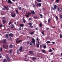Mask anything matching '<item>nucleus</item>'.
Here are the masks:
<instances>
[{
    "label": "nucleus",
    "mask_w": 62,
    "mask_h": 62,
    "mask_svg": "<svg viewBox=\"0 0 62 62\" xmlns=\"http://www.w3.org/2000/svg\"><path fill=\"white\" fill-rule=\"evenodd\" d=\"M29 53L31 54H32L33 53V52L32 51L30 50L29 51Z\"/></svg>",
    "instance_id": "f8f14e48"
},
{
    "label": "nucleus",
    "mask_w": 62,
    "mask_h": 62,
    "mask_svg": "<svg viewBox=\"0 0 62 62\" xmlns=\"http://www.w3.org/2000/svg\"><path fill=\"white\" fill-rule=\"evenodd\" d=\"M60 38H62V34H61L60 35Z\"/></svg>",
    "instance_id": "2f4dec72"
},
{
    "label": "nucleus",
    "mask_w": 62,
    "mask_h": 62,
    "mask_svg": "<svg viewBox=\"0 0 62 62\" xmlns=\"http://www.w3.org/2000/svg\"><path fill=\"white\" fill-rule=\"evenodd\" d=\"M42 52L43 53H46V52H45V50H42Z\"/></svg>",
    "instance_id": "6ab92c4d"
},
{
    "label": "nucleus",
    "mask_w": 62,
    "mask_h": 62,
    "mask_svg": "<svg viewBox=\"0 0 62 62\" xmlns=\"http://www.w3.org/2000/svg\"><path fill=\"white\" fill-rule=\"evenodd\" d=\"M61 31H59V33H61Z\"/></svg>",
    "instance_id": "bf43d9fd"
},
{
    "label": "nucleus",
    "mask_w": 62,
    "mask_h": 62,
    "mask_svg": "<svg viewBox=\"0 0 62 62\" xmlns=\"http://www.w3.org/2000/svg\"><path fill=\"white\" fill-rule=\"evenodd\" d=\"M8 34H6V38H7V39H8Z\"/></svg>",
    "instance_id": "f3484780"
},
{
    "label": "nucleus",
    "mask_w": 62,
    "mask_h": 62,
    "mask_svg": "<svg viewBox=\"0 0 62 62\" xmlns=\"http://www.w3.org/2000/svg\"><path fill=\"white\" fill-rule=\"evenodd\" d=\"M31 13L30 12H28L27 15H26V16H29V15H31Z\"/></svg>",
    "instance_id": "1a4fd4ad"
},
{
    "label": "nucleus",
    "mask_w": 62,
    "mask_h": 62,
    "mask_svg": "<svg viewBox=\"0 0 62 62\" xmlns=\"http://www.w3.org/2000/svg\"><path fill=\"white\" fill-rule=\"evenodd\" d=\"M29 27H30L31 28H33V26H32V25L30 26H29Z\"/></svg>",
    "instance_id": "72a5a7b5"
},
{
    "label": "nucleus",
    "mask_w": 62,
    "mask_h": 62,
    "mask_svg": "<svg viewBox=\"0 0 62 62\" xmlns=\"http://www.w3.org/2000/svg\"><path fill=\"white\" fill-rule=\"evenodd\" d=\"M53 53L52 52V53H51V54H51V55H53Z\"/></svg>",
    "instance_id": "4d7b16f0"
},
{
    "label": "nucleus",
    "mask_w": 62,
    "mask_h": 62,
    "mask_svg": "<svg viewBox=\"0 0 62 62\" xmlns=\"http://www.w3.org/2000/svg\"><path fill=\"white\" fill-rule=\"evenodd\" d=\"M57 9L58 11H59V9H60V8H59L58 7Z\"/></svg>",
    "instance_id": "f704fd0d"
},
{
    "label": "nucleus",
    "mask_w": 62,
    "mask_h": 62,
    "mask_svg": "<svg viewBox=\"0 0 62 62\" xmlns=\"http://www.w3.org/2000/svg\"><path fill=\"white\" fill-rule=\"evenodd\" d=\"M49 28H47L46 29V30H49Z\"/></svg>",
    "instance_id": "6e6d98bb"
},
{
    "label": "nucleus",
    "mask_w": 62,
    "mask_h": 62,
    "mask_svg": "<svg viewBox=\"0 0 62 62\" xmlns=\"http://www.w3.org/2000/svg\"><path fill=\"white\" fill-rule=\"evenodd\" d=\"M7 59H3V62H7Z\"/></svg>",
    "instance_id": "dca6fc26"
},
{
    "label": "nucleus",
    "mask_w": 62,
    "mask_h": 62,
    "mask_svg": "<svg viewBox=\"0 0 62 62\" xmlns=\"http://www.w3.org/2000/svg\"><path fill=\"white\" fill-rule=\"evenodd\" d=\"M4 8H6V9L7 10H8V7H6V6H4Z\"/></svg>",
    "instance_id": "a211bd4d"
},
{
    "label": "nucleus",
    "mask_w": 62,
    "mask_h": 62,
    "mask_svg": "<svg viewBox=\"0 0 62 62\" xmlns=\"http://www.w3.org/2000/svg\"><path fill=\"white\" fill-rule=\"evenodd\" d=\"M44 22V23H47V21H46V20H45Z\"/></svg>",
    "instance_id": "5fc2aeb1"
},
{
    "label": "nucleus",
    "mask_w": 62,
    "mask_h": 62,
    "mask_svg": "<svg viewBox=\"0 0 62 62\" xmlns=\"http://www.w3.org/2000/svg\"><path fill=\"white\" fill-rule=\"evenodd\" d=\"M29 24L30 26H31V25H32V23H29Z\"/></svg>",
    "instance_id": "58836bf2"
},
{
    "label": "nucleus",
    "mask_w": 62,
    "mask_h": 62,
    "mask_svg": "<svg viewBox=\"0 0 62 62\" xmlns=\"http://www.w3.org/2000/svg\"><path fill=\"white\" fill-rule=\"evenodd\" d=\"M9 52L10 54H11L12 53V50H10Z\"/></svg>",
    "instance_id": "2eb2a0df"
},
{
    "label": "nucleus",
    "mask_w": 62,
    "mask_h": 62,
    "mask_svg": "<svg viewBox=\"0 0 62 62\" xmlns=\"http://www.w3.org/2000/svg\"><path fill=\"white\" fill-rule=\"evenodd\" d=\"M11 16L12 17H13L14 18L15 17V16Z\"/></svg>",
    "instance_id": "13d9d810"
},
{
    "label": "nucleus",
    "mask_w": 62,
    "mask_h": 62,
    "mask_svg": "<svg viewBox=\"0 0 62 62\" xmlns=\"http://www.w3.org/2000/svg\"><path fill=\"white\" fill-rule=\"evenodd\" d=\"M11 23H9V25H10V24Z\"/></svg>",
    "instance_id": "338daca9"
},
{
    "label": "nucleus",
    "mask_w": 62,
    "mask_h": 62,
    "mask_svg": "<svg viewBox=\"0 0 62 62\" xmlns=\"http://www.w3.org/2000/svg\"><path fill=\"white\" fill-rule=\"evenodd\" d=\"M39 42H38V43L37 45V48H39Z\"/></svg>",
    "instance_id": "ddd939ff"
},
{
    "label": "nucleus",
    "mask_w": 62,
    "mask_h": 62,
    "mask_svg": "<svg viewBox=\"0 0 62 62\" xmlns=\"http://www.w3.org/2000/svg\"><path fill=\"white\" fill-rule=\"evenodd\" d=\"M6 58L8 61H10V59L9 58L8 56L6 57Z\"/></svg>",
    "instance_id": "f257e3e1"
},
{
    "label": "nucleus",
    "mask_w": 62,
    "mask_h": 62,
    "mask_svg": "<svg viewBox=\"0 0 62 62\" xmlns=\"http://www.w3.org/2000/svg\"><path fill=\"white\" fill-rule=\"evenodd\" d=\"M36 40H37V41H39V38H38V37H37Z\"/></svg>",
    "instance_id": "8fccbe9b"
},
{
    "label": "nucleus",
    "mask_w": 62,
    "mask_h": 62,
    "mask_svg": "<svg viewBox=\"0 0 62 62\" xmlns=\"http://www.w3.org/2000/svg\"><path fill=\"white\" fill-rule=\"evenodd\" d=\"M16 15V14L14 13L12 15H11V16H15Z\"/></svg>",
    "instance_id": "79ce46f5"
},
{
    "label": "nucleus",
    "mask_w": 62,
    "mask_h": 62,
    "mask_svg": "<svg viewBox=\"0 0 62 62\" xmlns=\"http://www.w3.org/2000/svg\"><path fill=\"white\" fill-rule=\"evenodd\" d=\"M2 21H3V20H6V18H5V17H2Z\"/></svg>",
    "instance_id": "aec40b11"
},
{
    "label": "nucleus",
    "mask_w": 62,
    "mask_h": 62,
    "mask_svg": "<svg viewBox=\"0 0 62 62\" xmlns=\"http://www.w3.org/2000/svg\"><path fill=\"white\" fill-rule=\"evenodd\" d=\"M29 20H31L32 19L31 18H29Z\"/></svg>",
    "instance_id": "69168bd1"
},
{
    "label": "nucleus",
    "mask_w": 62,
    "mask_h": 62,
    "mask_svg": "<svg viewBox=\"0 0 62 62\" xmlns=\"http://www.w3.org/2000/svg\"><path fill=\"white\" fill-rule=\"evenodd\" d=\"M43 47L45 49L46 48V45H44L43 46Z\"/></svg>",
    "instance_id": "e433bc0d"
},
{
    "label": "nucleus",
    "mask_w": 62,
    "mask_h": 62,
    "mask_svg": "<svg viewBox=\"0 0 62 62\" xmlns=\"http://www.w3.org/2000/svg\"><path fill=\"white\" fill-rule=\"evenodd\" d=\"M3 48L4 49H7V48H6V46L4 44H3Z\"/></svg>",
    "instance_id": "0eeeda50"
},
{
    "label": "nucleus",
    "mask_w": 62,
    "mask_h": 62,
    "mask_svg": "<svg viewBox=\"0 0 62 62\" xmlns=\"http://www.w3.org/2000/svg\"><path fill=\"white\" fill-rule=\"evenodd\" d=\"M35 43H33V45H34V46H36V45L35 44Z\"/></svg>",
    "instance_id": "052dcab7"
},
{
    "label": "nucleus",
    "mask_w": 62,
    "mask_h": 62,
    "mask_svg": "<svg viewBox=\"0 0 62 62\" xmlns=\"http://www.w3.org/2000/svg\"><path fill=\"white\" fill-rule=\"evenodd\" d=\"M8 3L9 4H12V2L10 0H8Z\"/></svg>",
    "instance_id": "6e6552de"
},
{
    "label": "nucleus",
    "mask_w": 62,
    "mask_h": 62,
    "mask_svg": "<svg viewBox=\"0 0 62 62\" xmlns=\"http://www.w3.org/2000/svg\"><path fill=\"white\" fill-rule=\"evenodd\" d=\"M52 52V50L51 49H50L49 50V52L51 53V52Z\"/></svg>",
    "instance_id": "a18cd8bd"
},
{
    "label": "nucleus",
    "mask_w": 62,
    "mask_h": 62,
    "mask_svg": "<svg viewBox=\"0 0 62 62\" xmlns=\"http://www.w3.org/2000/svg\"><path fill=\"white\" fill-rule=\"evenodd\" d=\"M11 28H12V29H13V28H14V25H12L11 26Z\"/></svg>",
    "instance_id": "bb28decb"
},
{
    "label": "nucleus",
    "mask_w": 62,
    "mask_h": 62,
    "mask_svg": "<svg viewBox=\"0 0 62 62\" xmlns=\"http://www.w3.org/2000/svg\"><path fill=\"white\" fill-rule=\"evenodd\" d=\"M42 23H40L39 24V27H41L42 26Z\"/></svg>",
    "instance_id": "412c9836"
},
{
    "label": "nucleus",
    "mask_w": 62,
    "mask_h": 62,
    "mask_svg": "<svg viewBox=\"0 0 62 62\" xmlns=\"http://www.w3.org/2000/svg\"><path fill=\"white\" fill-rule=\"evenodd\" d=\"M46 43H51V42H50L49 41H48L46 42Z\"/></svg>",
    "instance_id": "7c9ffc66"
},
{
    "label": "nucleus",
    "mask_w": 62,
    "mask_h": 62,
    "mask_svg": "<svg viewBox=\"0 0 62 62\" xmlns=\"http://www.w3.org/2000/svg\"><path fill=\"white\" fill-rule=\"evenodd\" d=\"M32 43H36V41L33 38L32 39Z\"/></svg>",
    "instance_id": "39448f33"
},
{
    "label": "nucleus",
    "mask_w": 62,
    "mask_h": 62,
    "mask_svg": "<svg viewBox=\"0 0 62 62\" xmlns=\"http://www.w3.org/2000/svg\"><path fill=\"white\" fill-rule=\"evenodd\" d=\"M37 2H39V3H40L41 2V0H37Z\"/></svg>",
    "instance_id": "5701e85b"
},
{
    "label": "nucleus",
    "mask_w": 62,
    "mask_h": 62,
    "mask_svg": "<svg viewBox=\"0 0 62 62\" xmlns=\"http://www.w3.org/2000/svg\"><path fill=\"white\" fill-rule=\"evenodd\" d=\"M16 43H20V42H22V40H19L18 41L17 40H16Z\"/></svg>",
    "instance_id": "7ed1b4c3"
},
{
    "label": "nucleus",
    "mask_w": 62,
    "mask_h": 62,
    "mask_svg": "<svg viewBox=\"0 0 62 62\" xmlns=\"http://www.w3.org/2000/svg\"><path fill=\"white\" fill-rule=\"evenodd\" d=\"M23 22L24 23H25V20L24 19H23Z\"/></svg>",
    "instance_id": "c9c22d12"
},
{
    "label": "nucleus",
    "mask_w": 62,
    "mask_h": 62,
    "mask_svg": "<svg viewBox=\"0 0 62 62\" xmlns=\"http://www.w3.org/2000/svg\"><path fill=\"white\" fill-rule=\"evenodd\" d=\"M19 50H17V53L18 54H19Z\"/></svg>",
    "instance_id": "ea45409f"
},
{
    "label": "nucleus",
    "mask_w": 62,
    "mask_h": 62,
    "mask_svg": "<svg viewBox=\"0 0 62 62\" xmlns=\"http://www.w3.org/2000/svg\"><path fill=\"white\" fill-rule=\"evenodd\" d=\"M37 18H38V17H37V16H34V19H37Z\"/></svg>",
    "instance_id": "c85d7f7f"
},
{
    "label": "nucleus",
    "mask_w": 62,
    "mask_h": 62,
    "mask_svg": "<svg viewBox=\"0 0 62 62\" xmlns=\"http://www.w3.org/2000/svg\"><path fill=\"white\" fill-rule=\"evenodd\" d=\"M35 30H39V29L37 28H35Z\"/></svg>",
    "instance_id": "603ef678"
},
{
    "label": "nucleus",
    "mask_w": 62,
    "mask_h": 62,
    "mask_svg": "<svg viewBox=\"0 0 62 62\" xmlns=\"http://www.w3.org/2000/svg\"><path fill=\"white\" fill-rule=\"evenodd\" d=\"M32 59L34 60H35V59H37V58L35 57H33L32 58Z\"/></svg>",
    "instance_id": "a878e982"
},
{
    "label": "nucleus",
    "mask_w": 62,
    "mask_h": 62,
    "mask_svg": "<svg viewBox=\"0 0 62 62\" xmlns=\"http://www.w3.org/2000/svg\"><path fill=\"white\" fill-rule=\"evenodd\" d=\"M7 41V40L6 39H5L3 41V42H4V43H6V42Z\"/></svg>",
    "instance_id": "4be33fe9"
},
{
    "label": "nucleus",
    "mask_w": 62,
    "mask_h": 62,
    "mask_svg": "<svg viewBox=\"0 0 62 62\" xmlns=\"http://www.w3.org/2000/svg\"><path fill=\"white\" fill-rule=\"evenodd\" d=\"M22 49H23V47L21 46L20 48L19 49V50H22Z\"/></svg>",
    "instance_id": "cd10ccee"
},
{
    "label": "nucleus",
    "mask_w": 62,
    "mask_h": 62,
    "mask_svg": "<svg viewBox=\"0 0 62 62\" xmlns=\"http://www.w3.org/2000/svg\"><path fill=\"white\" fill-rule=\"evenodd\" d=\"M2 10H5V8H2Z\"/></svg>",
    "instance_id": "0e129e2a"
},
{
    "label": "nucleus",
    "mask_w": 62,
    "mask_h": 62,
    "mask_svg": "<svg viewBox=\"0 0 62 62\" xmlns=\"http://www.w3.org/2000/svg\"><path fill=\"white\" fill-rule=\"evenodd\" d=\"M0 51H1V52L2 51V47L0 48Z\"/></svg>",
    "instance_id": "49530a36"
},
{
    "label": "nucleus",
    "mask_w": 62,
    "mask_h": 62,
    "mask_svg": "<svg viewBox=\"0 0 62 62\" xmlns=\"http://www.w3.org/2000/svg\"><path fill=\"white\" fill-rule=\"evenodd\" d=\"M60 17L61 19H62V16H60Z\"/></svg>",
    "instance_id": "774afa93"
},
{
    "label": "nucleus",
    "mask_w": 62,
    "mask_h": 62,
    "mask_svg": "<svg viewBox=\"0 0 62 62\" xmlns=\"http://www.w3.org/2000/svg\"><path fill=\"white\" fill-rule=\"evenodd\" d=\"M54 8L55 9H56L57 8V6L56 5H55L54 6Z\"/></svg>",
    "instance_id": "423d86ee"
},
{
    "label": "nucleus",
    "mask_w": 62,
    "mask_h": 62,
    "mask_svg": "<svg viewBox=\"0 0 62 62\" xmlns=\"http://www.w3.org/2000/svg\"><path fill=\"white\" fill-rule=\"evenodd\" d=\"M20 26H21V27H23V24H20Z\"/></svg>",
    "instance_id": "473e14b6"
},
{
    "label": "nucleus",
    "mask_w": 62,
    "mask_h": 62,
    "mask_svg": "<svg viewBox=\"0 0 62 62\" xmlns=\"http://www.w3.org/2000/svg\"><path fill=\"white\" fill-rule=\"evenodd\" d=\"M13 45L12 44L10 45L9 48H12V46Z\"/></svg>",
    "instance_id": "4468645a"
},
{
    "label": "nucleus",
    "mask_w": 62,
    "mask_h": 62,
    "mask_svg": "<svg viewBox=\"0 0 62 62\" xmlns=\"http://www.w3.org/2000/svg\"><path fill=\"white\" fill-rule=\"evenodd\" d=\"M18 9H19L20 10H21V7H18Z\"/></svg>",
    "instance_id": "a19ab883"
},
{
    "label": "nucleus",
    "mask_w": 62,
    "mask_h": 62,
    "mask_svg": "<svg viewBox=\"0 0 62 62\" xmlns=\"http://www.w3.org/2000/svg\"><path fill=\"white\" fill-rule=\"evenodd\" d=\"M52 43H53V44H54V43H55L54 42H52Z\"/></svg>",
    "instance_id": "e2e57ef3"
},
{
    "label": "nucleus",
    "mask_w": 62,
    "mask_h": 62,
    "mask_svg": "<svg viewBox=\"0 0 62 62\" xmlns=\"http://www.w3.org/2000/svg\"><path fill=\"white\" fill-rule=\"evenodd\" d=\"M2 21H3V23H6V20H3Z\"/></svg>",
    "instance_id": "b1692460"
},
{
    "label": "nucleus",
    "mask_w": 62,
    "mask_h": 62,
    "mask_svg": "<svg viewBox=\"0 0 62 62\" xmlns=\"http://www.w3.org/2000/svg\"><path fill=\"white\" fill-rule=\"evenodd\" d=\"M51 18H49L48 19V22L49 23H51V22L50 21H51Z\"/></svg>",
    "instance_id": "9b49d317"
},
{
    "label": "nucleus",
    "mask_w": 62,
    "mask_h": 62,
    "mask_svg": "<svg viewBox=\"0 0 62 62\" xmlns=\"http://www.w3.org/2000/svg\"><path fill=\"white\" fill-rule=\"evenodd\" d=\"M31 13L32 15H34L35 14V12H34L33 11H31Z\"/></svg>",
    "instance_id": "20e7f679"
},
{
    "label": "nucleus",
    "mask_w": 62,
    "mask_h": 62,
    "mask_svg": "<svg viewBox=\"0 0 62 62\" xmlns=\"http://www.w3.org/2000/svg\"><path fill=\"white\" fill-rule=\"evenodd\" d=\"M21 27H20V28H19V30H21Z\"/></svg>",
    "instance_id": "864d4df0"
},
{
    "label": "nucleus",
    "mask_w": 62,
    "mask_h": 62,
    "mask_svg": "<svg viewBox=\"0 0 62 62\" xmlns=\"http://www.w3.org/2000/svg\"><path fill=\"white\" fill-rule=\"evenodd\" d=\"M30 45L32 46V44L31 43V42L30 44Z\"/></svg>",
    "instance_id": "de8ad7c7"
},
{
    "label": "nucleus",
    "mask_w": 62,
    "mask_h": 62,
    "mask_svg": "<svg viewBox=\"0 0 62 62\" xmlns=\"http://www.w3.org/2000/svg\"><path fill=\"white\" fill-rule=\"evenodd\" d=\"M16 13H18V10H16Z\"/></svg>",
    "instance_id": "09e8293b"
},
{
    "label": "nucleus",
    "mask_w": 62,
    "mask_h": 62,
    "mask_svg": "<svg viewBox=\"0 0 62 62\" xmlns=\"http://www.w3.org/2000/svg\"><path fill=\"white\" fill-rule=\"evenodd\" d=\"M56 20H58L59 19H58V17L57 16H56Z\"/></svg>",
    "instance_id": "393cba45"
},
{
    "label": "nucleus",
    "mask_w": 62,
    "mask_h": 62,
    "mask_svg": "<svg viewBox=\"0 0 62 62\" xmlns=\"http://www.w3.org/2000/svg\"><path fill=\"white\" fill-rule=\"evenodd\" d=\"M34 33V32H31L30 33V34H31V35H32V34H33Z\"/></svg>",
    "instance_id": "c03bdc74"
},
{
    "label": "nucleus",
    "mask_w": 62,
    "mask_h": 62,
    "mask_svg": "<svg viewBox=\"0 0 62 62\" xmlns=\"http://www.w3.org/2000/svg\"><path fill=\"white\" fill-rule=\"evenodd\" d=\"M59 1H60V0H56V3H58V2H59Z\"/></svg>",
    "instance_id": "c756f323"
},
{
    "label": "nucleus",
    "mask_w": 62,
    "mask_h": 62,
    "mask_svg": "<svg viewBox=\"0 0 62 62\" xmlns=\"http://www.w3.org/2000/svg\"><path fill=\"white\" fill-rule=\"evenodd\" d=\"M42 34H43V35H44V32L43 31H41Z\"/></svg>",
    "instance_id": "4c0bfd02"
},
{
    "label": "nucleus",
    "mask_w": 62,
    "mask_h": 62,
    "mask_svg": "<svg viewBox=\"0 0 62 62\" xmlns=\"http://www.w3.org/2000/svg\"><path fill=\"white\" fill-rule=\"evenodd\" d=\"M51 9H52L53 10H54L55 9L53 7H51Z\"/></svg>",
    "instance_id": "37998d69"
},
{
    "label": "nucleus",
    "mask_w": 62,
    "mask_h": 62,
    "mask_svg": "<svg viewBox=\"0 0 62 62\" xmlns=\"http://www.w3.org/2000/svg\"><path fill=\"white\" fill-rule=\"evenodd\" d=\"M41 6V4L40 3H39V4L37 3V6H39V7H40Z\"/></svg>",
    "instance_id": "9d476101"
},
{
    "label": "nucleus",
    "mask_w": 62,
    "mask_h": 62,
    "mask_svg": "<svg viewBox=\"0 0 62 62\" xmlns=\"http://www.w3.org/2000/svg\"><path fill=\"white\" fill-rule=\"evenodd\" d=\"M33 7H35V4H33Z\"/></svg>",
    "instance_id": "680f3d73"
},
{
    "label": "nucleus",
    "mask_w": 62,
    "mask_h": 62,
    "mask_svg": "<svg viewBox=\"0 0 62 62\" xmlns=\"http://www.w3.org/2000/svg\"><path fill=\"white\" fill-rule=\"evenodd\" d=\"M27 44H29V42L28 41H27Z\"/></svg>",
    "instance_id": "3c124183"
},
{
    "label": "nucleus",
    "mask_w": 62,
    "mask_h": 62,
    "mask_svg": "<svg viewBox=\"0 0 62 62\" xmlns=\"http://www.w3.org/2000/svg\"><path fill=\"white\" fill-rule=\"evenodd\" d=\"M13 34L10 33L9 34L8 36L10 37H13Z\"/></svg>",
    "instance_id": "f03ea898"
}]
</instances>
